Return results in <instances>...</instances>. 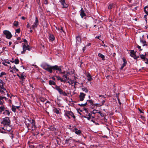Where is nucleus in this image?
<instances>
[{"mask_svg": "<svg viewBox=\"0 0 148 148\" xmlns=\"http://www.w3.org/2000/svg\"><path fill=\"white\" fill-rule=\"evenodd\" d=\"M12 69H13V70H15L16 69L15 65H14L13 67H12Z\"/></svg>", "mask_w": 148, "mask_h": 148, "instance_id": "obj_52", "label": "nucleus"}, {"mask_svg": "<svg viewBox=\"0 0 148 148\" xmlns=\"http://www.w3.org/2000/svg\"><path fill=\"white\" fill-rule=\"evenodd\" d=\"M98 110H94L92 111V113L93 114H95L96 113H98Z\"/></svg>", "mask_w": 148, "mask_h": 148, "instance_id": "obj_35", "label": "nucleus"}, {"mask_svg": "<svg viewBox=\"0 0 148 148\" xmlns=\"http://www.w3.org/2000/svg\"><path fill=\"white\" fill-rule=\"evenodd\" d=\"M76 44L78 45L81 42V37L79 36H77L76 37Z\"/></svg>", "mask_w": 148, "mask_h": 148, "instance_id": "obj_8", "label": "nucleus"}, {"mask_svg": "<svg viewBox=\"0 0 148 148\" xmlns=\"http://www.w3.org/2000/svg\"><path fill=\"white\" fill-rule=\"evenodd\" d=\"M81 11L80 13V15L82 18H83L84 17L86 16L85 13L84 12V11L83 10V8H82L81 9Z\"/></svg>", "mask_w": 148, "mask_h": 148, "instance_id": "obj_17", "label": "nucleus"}, {"mask_svg": "<svg viewBox=\"0 0 148 148\" xmlns=\"http://www.w3.org/2000/svg\"><path fill=\"white\" fill-rule=\"evenodd\" d=\"M10 121L8 117L4 118L3 121L1 122V123L4 125H6L8 126L10 124Z\"/></svg>", "mask_w": 148, "mask_h": 148, "instance_id": "obj_4", "label": "nucleus"}, {"mask_svg": "<svg viewBox=\"0 0 148 148\" xmlns=\"http://www.w3.org/2000/svg\"><path fill=\"white\" fill-rule=\"evenodd\" d=\"M82 90L83 91H84L85 92L87 93L88 92V90L85 88H82Z\"/></svg>", "mask_w": 148, "mask_h": 148, "instance_id": "obj_28", "label": "nucleus"}, {"mask_svg": "<svg viewBox=\"0 0 148 148\" xmlns=\"http://www.w3.org/2000/svg\"><path fill=\"white\" fill-rule=\"evenodd\" d=\"M4 111H5L3 112V114L9 116L10 114V112L9 111L5 109Z\"/></svg>", "mask_w": 148, "mask_h": 148, "instance_id": "obj_18", "label": "nucleus"}, {"mask_svg": "<svg viewBox=\"0 0 148 148\" xmlns=\"http://www.w3.org/2000/svg\"><path fill=\"white\" fill-rule=\"evenodd\" d=\"M117 99H118V101L119 102V104L121 105V102H120V99H119V98L118 97V98H117Z\"/></svg>", "mask_w": 148, "mask_h": 148, "instance_id": "obj_50", "label": "nucleus"}, {"mask_svg": "<svg viewBox=\"0 0 148 148\" xmlns=\"http://www.w3.org/2000/svg\"><path fill=\"white\" fill-rule=\"evenodd\" d=\"M38 24V20L37 17H36L35 21L34 22V24L32 25L33 28H35L37 27Z\"/></svg>", "mask_w": 148, "mask_h": 148, "instance_id": "obj_11", "label": "nucleus"}, {"mask_svg": "<svg viewBox=\"0 0 148 148\" xmlns=\"http://www.w3.org/2000/svg\"><path fill=\"white\" fill-rule=\"evenodd\" d=\"M141 41L143 44V46H144L145 45H147L146 44V41L144 40H141Z\"/></svg>", "mask_w": 148, "mask_h": 148, "instance_id": "obj_33", "label": "nucleus"}, {"mask_svg": "<svg viewBox=\"0 0 148 148\" xmlns=\"http://www.w3.org/2000/svg\"><path fill=\"white\" fill-rule=\"evenodd\" d=\"M113 4H110L108 6V9H111L112 8V7H113Z\"/></svg>", "mask_w": 148, "mask_h": 148, "instance_id": "obj_31", "label": "nucleus"}, {"mask_svg": "<svg viewBox=\"0 0 148 148\" xmlns=\"http://www.w3.org/2000/svg\"><path fill=\"white\" fill-rule=\"evenodd\" d=\"M4 84V83L3 82V81L2 80H1L0 82V88L1 89H2L3 90H6V89L3 87Z\"/></svg>", "mask_w": 148, "mask_h": 148, "instance_id": "obj_13", "label": "nucleus"}, {"mask_svg": "<svg viewBox=\"0 0 148 148\" xmlns=\"http://www.w3.org/2000/svg\"><path fill=\"white\" fill-rule=\"evenodd\" d=\"M6 73L4 72H2L1 73V74H0V77H2V76L3 75H6Z\"/></svg>", "mask_w": 148, "mask_h": 148, "instance_id": "obj_37", "label": "nucleus"}, {"mask_svg": "<svg viewBox=\"0 0 148 148\" xmlns=\"http://www.w3.org/2000/svg\"><path fill=\"white\" fill-rule=\"evenodd\" d=\"M13 134H10V137H11L12 139L13 138Z\"/></svg>", "mask_w": 148, "mask_h": 148, "instance_id": "obj_46", "label": "nucleus"}, {"mask_svg": "<svg viewBox=\"0 0 148 148\" xmlns=\"http://www.w3.org/2000/svg\"><path fill=\"white\" fill-rule=\"evenodd\" d=\"M18 21H15L13 23V25L15 27H17L18 25Z\"/></svg>", "mask_w": 148, "mask_h": 148, "instance_id": "obj_27", "label": "nucleus"}, {"mask_svg": "<svg viewBox=\"0 0 148 148\" xmlns=\"http://www.w3.org/2000/svg\"><path fill=\"white\" fill-rule=\"evenodd\" d=\"M90 117H91V116H90V114H89L88 115V116H87V117H85V118H86L88 120H90Z\"/></svg>", "mask_w": 148, "mask_h": 148, "instance_id": "obj_32", "label": "nucleus"}, {"mask_svg": "<svg viewBox=\"0 0 148 148\" xmlns=\"http://www.w3.org/2000/svg\"><path fill=\"white\" fill-rule=\"evenodd\" d=\"M12 63H14L16 64H18L19 63V61L18 59H16L14 60L13 61H11Z\"/></svg>", "mask_w": 148, "mask_h": 148, "instance_id": "obj_26", "label": "nucleus"}, {"mask_svg": "<svg viewBox=\"0 0 148 148\" xmlns=\"http://www.w3.org/2000/svg\"><path fill=\"white\" fill-rule=\"evenodd\" d=\"M86 49V47H84L83 48L82 50L83 51H84Z\"/></svg>", "mask_w": 148, "mask_h": 148, "instance_id": "obj_55", "label": "nucleus"}, {"mask_svg": "<svg viewBox=\"0 0 148 148\" xmlns=\"http://www.w3.org/2000/svg\"><path fill=\"white\" fill-rule=\"evenodd\" d=\"M60 3L63 8H66L68 6V4L66 3L65 0L62 1Z\"/></svg>", "mask_w": 148, "mask_h": 148, "instance_id": "obj_10", "label": "nucleus"}, {"mask_svg": "<svg viewBox=\"0 0 148 148\" xmlns=\"http://www.w3.org/2000/svg\"><path fill=\"white\" fill-rule=\"evenodd\" d=\"M122 59L123 60V63L121 67V68H120L121 69H123V68L126 66L127 64V61L124 58H123Z\"/></svg>", "mask_w": 148, "mask_h": 148, "instance_id": "obj_12", "label": "nucleus"}, {"mask_svg": "<svg viewBox=\"0 0 148 148\" xmlns=\"http://www.w3.org/2000/svg\"><path fill=\"white\" fill-rule=\"evenodd\" d=\"M4 61L5 62V63H7L8 64H10V62H9L7 61L6 60H5Z\"/></svg>", "mask_w": 148, "mask_h": 148, "instance_id": "obj_48", "label": "nucleus"}, {"mask_svg": "<svg viewBox=\"0 0 148 148\" xmlns=\"http://www.w3.org/2000/svg\"><path fill=\"white\" fill-rule=\"evenodd\" d=\"M130 55L131 56L133 57H134L135 56V55H135V52L134 50H131L130 52Z\"/></svg>", "mask_w": 148, "mask_h": 148, "instance_id": "obj_23", "label": "nucleus"}, {"mask_svg": "<svg viewBox=\"0 0 148 148\" xmlns=\"http://www.w3.org/2000/svg\"><path fill=\"white\" fill-rule=\"evenodd\" d=\"M3 34L5 35L6 38L10 39L12 37V35L10 32L8 30H4L3 31Z\"/></svg>", "mask_w": 148, "mask_h": 148, "instance_id": "obj_6", "label": "nucleus"}, {"mask_svg": "<svg viewBox=\"0 0 148 148\" xmlns=\"http://www.w3.org/2000/svg\"><path fill=\"white\" fill-rule=\"evenodd\" d=\"M56 77H55V76H53L51 77V79H53L54 81L56 80Z\"/></svg>", "mask_w": 148, "mask_h": 148, "instance_id": "obj_44", "label": "nucleus"}, {"mask_svg": "<svg viewBox=\"0 0 148 148\" xmlns=\"http://www.w3.org/2000/svg\"><path fill=\"white\" fill-rule=\"evenodd\" d=\"M56 78L58 80H60L61 77L59 76H55Z\"/></svg>", "mask_w": 148, "mask_h": 148, "instance_id": "obj_41", "label": "nucleus"}, {"mask_svg": "<svg viewBox=\"0 0 148 148\" xmlns=\"http://www.w3.org/2000/svg\"><path fill=\"white\" fill-rule=\"evenodd\" d=\"M98 56L101 58L103 60H105V56L101 53H99L98 54Z\"/></svg>", "mask_w": 148, "mask_h": 148, "instance_id": "obj_20", "label": "nucleus"}, {"mask_svg": "<svg viewBox=\"0 0 148 148\" xmlns=\"http://www.w3.org/2000/svg\"><path fill=\"white\" fill-rule=\"evenodd\" d=\"M41 67L45 70L49 72L50 73H52V70H56V73L58 74H65V71H64L63 72L62 71L61 66H58L57 65L51 66L47 64H44L41 66Z\"/></svg>", "mask_w": 148, "mask_h": 148, "instance_id": "obj_1", "label": "nucleus"}, {"mask_svg": "<svg viewBox=\"0 0 148 148\" xmlns=\"http://www.w3.org/2000/svg\"><path fill=\"white\" fill-rule=\"evenodd\" d=\"M140 58L144 60V61H145L146 59H147V58H146V55H143V54H140Z\"/></svg>", "mask_w": 148, "mask_h": 148, "instance_id": "obj_24", "label": "nucleus"}, {"mask_svg": "<svg viewBox=\"0 0 148 148\" xmlns=\"http://www.w3.org/2000/svg\"><path fill=\"white\" fill-rule=\"evenodd\" d=\"M24 76H25V73H24V72H23L21 74V75H20V78L22 80V81H21L20 82L22 83L24 81V79H25Z\"/></svg>", "mask_w": 148, "mask_h": 148, "instance_id": "obj_16", "label": "nucleus"}, {"mask_svg": "<svg viewBox=\"0 0 148 148\" xmlns=\"http://www.w3.org/2000/svg\"><path fill=\"white\" fill-rule=\"evenodd\" d=\"M11 129V127H10L8 126V127H7L6 128H5V129H4V130H6L7 131H9Z\"/></svg>", "mask_w": 148, "mask_h": 148, "instance_id": "obj_36", "label": "nucleus"}, {"mask_svg": "<svg viewBox=\"0 0 148 148\" xmlns=\"http://www.w3.org/2000/svg\"><path fill=\"white\" fill-rule=\"evenodd\" d=\"M88 103H90V105H93V102L92 100H88Z\"/></svg>", "mask_w": 148, "mask_h": 148, "instance_id": "obj_29", "label": "nucleus"}, {"mask_svg": "<svg viewBox=\"0 0 148 148\" xmlns=\"http://www.w3.org/2000/svg\"><path fill=\"white\" fill-rule=\"evenodd\" d=\"M5 108L4 106H2L0 107V113H1L3 111H4Z\"/></svg>", "mask_w": 148, "mask_h": 148, "instance_id": "obj_22", "label": "nucleus"}, {"mask_svg": "<svg viewBox=\"0 0 148 148\" xmlns=\"http://www.w3.org/2000/svg\"><path fill=\"white\" fill-rule=\"evenodd\" d=\"M78 105L79 106H83V107L85 106L84 104H82V103L81 104H79Z\"/></svg>", "mask_w": 148, "mask_h": 148, "instance_id": "obj_45", "label": "nucleus"}, {"mask_svg": "<svg viewBox=\"0 0 148 148\" xmlns=\"http://www.w3.org/2000/svg\"><path fill=\"white\" fill-rule=\"evenodd\" d=\"M49 84L51 86L53 85L56 86V82L54 81H53L51 80L49 81Z\"/></svg>", "mask_w": 148, "mask_h": 148, "instance_id": "obj_19", "label": "nucleus"}, {"mask_svg": "<svg viewBox=\"0 0 148 148\" xmlns=\"http://www.w3.org/2000/svg\"><path fill=\"white\" fill-rule=\"evenodd\" d=\"M23 51H21V53L23 54L26 51V50L29 51L31 50L30 47L27 44H24L23 46Z\"/></svg>", "mask_w": 148, "mask_h": 148, "instance_id": "obj_7", "label": "nucleus"}, {"mask_svg": "<svg viewBox=\"0 0 148 148\" xmlns=\"http://www.w3.org/2000/svg\"><path fill=\"white\" fill-rule=\"evenodd\" d=\"M100 36H96V37H95V38H97V39H99V37H100Z\"/></svg>", "mask_w": 148, "mask_h": 148, "instance_id": "obj_59", "label": "nucleus"}, {"mask_svg": "<svg viewBox=\"0 0 148 148\" xmlns=\"http://www.w3.org/2000/svg\"><path fill=\"white\" fill-rule=\"evenodd\" d=\"M21 18L23 20H25V18L24 16H22V17H21Z\"/></svg>", "mask_w": 148, "mask_h": 148, "instance_id": "obj_56", "label": "nucleus"}, {"mask_svg": "<svg viewBox=\"0 0 148 148\" xmlns=\"http://www.w3.org/2000/svg\"><path fill=\"white\" fill-rule=\"evenodd\" d=\"M59 110H60V109H58L56 108H55L53 109V111L54 112L56 113L57 114H59Z\"/></svg>", "mask_w": 148, "mask_h": 148, "instance_id": "obj_25", "label": "nucleus"}, {"mask_svg": "<svg viewBox=\"0 0 148 148\" xmlns=\"http://www.w3.org/2000/svg\"><path fill=\"white\" fill-rule=\"evenodd\" d=\"M64 115L65 116L67 117L69 119H71V117L70 116H72L74 119L75 118V116L74 115L73 112L69 111H66Z\"/></svg>", "mask_w": 148, "mask_h": 148, "instance_id": "obj_5", "label": "nucleus"}, {"mask_svg": "<svg viewBox=\"0 0 148 148\" xmlns=\"http://www.w3.org/2000/svg\"><path fill=\"white\" fill-rule=\"evenodd\" d=\"M67 80V79H63V82L64 83L66 82Z\"/></svg>", "mask_w": 148, "mask_h": 148, "instance_id": "obj_60", "label": "nucleus"}, {"mask_svg": "<svg viewBox=\"0 0 148 148\" xmlns=\"http://www.w3.org/2000/svg\"><path fill=\"white\" fill-rule=\"evenodd\" d=\"M139 58V56H136V55H135V56L134 57V59H137L138 58Z\"/></svg>", "mask_w": 148, "mask_h": 148, "instance_id": "obj_43", "label": "nucleus"}, {"mask_svg": "<svg viewBox=\"0 0 148 148\" xmlns=\"http://www.w3.org/2000/svg\"><path fill=\"white\" fill-rule=\"evenodd\" d=\"M138 110L140 112L142 113H143V112L142 111V110H140V108L138 109Z\"/></svg>", "mask_w": 148, "mask_h": 148, "instance_id": "obj_54", "label": "nucleus"}, {"mask_svg": "<svg viewBox=\"0 0 148 148\" xmlns=\"http://www.w3.org/2000/svg\"><path fill=\"white\" fill-rule=\"evenodd\" d=\"M4 98H6V97H1L0 96V99H1L3 100V99Z\"/></svg>", "mask_w": 148, "mask_h": 148, "instance_id": "obj_47", "label": "nucleus"}, {"mask_svg": "<svg viewBox=\"0 0 148 148\" xmlns=\"http://www.w3.org/2000/svg\"><path fill=\"white\" fill-rule=\"evenodd\" d=\"M23 41L25 43H26L27 44V40L25 39H24Z\"/></svg>", "mask_w": 148, "mask_h": 148, "instance_id": "obj_51", "label": "nucleus"}, {"mask_svg": "<svg viewBox=\"0 0 148 148\" xmlns=\"http://www.w3.org/2000/svg\"><path fill=\"white\" fill-rule=\"evenodd\" d=\"M40 101L42 102H44L45 101V99L43 98H41L40 99Z\"/></svg>", "mask_w": 148, "mask_h": 148, "instance_id": "obj_42", "label": "nucleus"}, {"mask_svg": "<svg viewBox=\"0 0 148 148\" xmlns=\"http://www.w3.org/2000/svg\"><path fill=\"white\" fill-rule=\"evenodd\" d=\"M88 103V102H87V101L85 103H84L85 106H86V105H87Z\"/></svg>", "mask_w": 148, "mask_h": 148, "instance_id": "obj_63", "label": "nucleus"}, {"mask_svg": "<svg viewBox=\"0 0 148 148\" xmlns=\"http://www.w3.org/2000/svg\"><path fill=\"white\" fill-rule=\"evenodd\" d=\"M60 80L61 82H63V79L61 78Z\"/></svg>", "mask_w": 148, "mask_h": 148, "instance_id": "obj_62", "label": "nucleus"}, {"mask_svg": "<svg viewBox=\"0 0 148 148\" xmlns=\"http://www.w3.org/2000/svg\"><path fill=\"white\" fill-rule=\"evenodd\" d=\"M74 83V80H71V84H72Z\"/></svg>", "mask_w": 148, "mask_h": 148, "instance_id": "obj_58", "label": "nucleus"}, {"mask_svg": "<svg viewBox=\"0 0 148 148\" xmlns=\"http://www.w3.org/2000/svg\"><path fill=\"white\" fill-rule=\"evenodd\" d=\"M57 30H58L59 31H60V32H62V31H63L64 32V30H63V28H56Z\"/></svg>", "mask_w": 148, "mask_h": 148, "instance_id": "obj_40", "label": "nucleus"}, {"mask_svg": "<svg viewBox=\"0 0 148 148\" xmlns=\"http://www.w3.org/2000/svg\"><path fill=\"white\" fill-rule=\"evenodd\" d=\"M49 40L51 41H53L55 39V38L53 34H49Z\"/></svg>", "mask_w": 148, "mask_h": 148, "instance_id": "obj_15", "label": "nucleus"}, {"mask_svg": "<svg viewBox=\"0 0 148 148\" xmlns=\"http://www.w3.org/2000/svg\"><path fill=\"white\" fill-rule=\"evenodd\" d=\"M16 32L19 33L20 32V28H18L16 29Z\"/></svg>", "mask_w": 148, "mask_h": 148, "instance_id": "obj_39", "label": "nucleus"}, {"mask_svg": "<svg viewBox=\"0 0 148 148\" xmlns=\"http://www.w3.org/2000/svg\"><path fill=\"white\" fill-rule=\"evenodd\" d=\"M21 39V38L20 37H18L17 38V40H20Z\"/></svg>", "mask_w": 148, "mask_h": 148, "instance_id": "obj_64", "label": "nucleus"}, {"mask_svg": "<svg viewBox=\"0 0 148 148\" xmlns=\"http://www.w3.org/2000/svg\"><path fill=\"white\" fill-rule=\"evenodd\" d=\"M63 77H64L65 78V79H69V78L67 77V74H65V75H63Z\"/></svg>", "mask_w": 148, "mask_h": 148, "instance_id": "obj_38", "label": "nucleus"}, {"mask_svg": "<svg viewBox=\"0 0 148 148\" xmlns=\"http://www.w3.org/2000/svg\"><path fill=\"white\" fill-rule=\"evenodd\" d=\"M27 120L29 122V123H27V121H26L25 122V124L27 128H28L30 125V127L32 128V130H35L36 128V126L35 125V121L31 118L28 119Z\"/></svg>", "mask_w": 148, "mask_h": 148, "instance_id": "obj_2", "label": "nucleus"}, {"mask_svg": "<svg viewBox=\"0 0 148 148\" xmlns=\"http://www.w3.org/2000/svg\"><path fill=\"white\" fill-rule=\"evenodd\" d=\"M16 108L15 106H12V110L13 112H15Z\"/></svg>", "mask_w": 148, "mask_h": 148, "instance_id": "obj_30", "label": "nucleus"}, {"mask_svg": "<svg viewBox=\"0 0 148 148\" xmlns=\"http://www.w3.org/2000/svg\"><path fill=\"white\" fill-rule=\"evenodd\" d=\"M73 131L77 134L80 135L81 134V132L80 130H78L76 128H75L74 129Z\"/></svg>", "mask_w": 148, "mask_h": 148, "instance_id": "obj_14", "label": "nucleus"}, {"mask_svg": "<svg viewBox=\"0 0 148 148\" xmlns=\"http://www.w3.org/2000/svg\"><path fill=\"white\" fill-rule=\"evenodd\" d=\"M137 47H138V49H140V51H141L142 50V49H140V48H141V47H140V46H139V45H138V46H137Z\"/></svg>", "mask_w": 148, "mask_h": 148, "instance_id": "obj_49", "label": "nucleus"}, {"mask_svg": "<svg viewBox=\"0 0 148 148\" xmlns=\"http://www.w3.org/2000/svg\"><path fill=\"white\" fill-rule=\"evenodd\" d=\"M87 77H88V80L89 81H90L92 79L89 73L87 75Z\"/></svg>", "mask_w": 148, "mask_h": 148, "instance_id": "obj_21", "label": "nucleus"}, {"mask_svg": "<svg viewBox=\"0 0 148 148\" xmlns=\"http://www.w3.org/2000/svg\"><path fill=\"white\" fill-rule=\"evenodd\" d=\"M44 3L46 4H47V0H45L44 2Z\"/></svg>", "mask_w": 148, "mask_h": 148, "instance_id": "obj_57", "label": "nucleus"}, {"mask_svg": "<svg viewBox=\"0 0 148 148\" xmlns=\"http://www.w3.org/2000/svg\"><path fill=\"white\" fill-rule=\"evenodd\" d=\"M105 103V101L104 100H103L102 101V105H103Z\"/></svg>", "mask_w": 148, "mask_h": 148, "instance_id": "obj_53", "label": "nucleus"}, {"mask_svg": "<svg viewBox=\"0 0 148 148\" xmlns=\"http://www.w3.org/2000/svg\"><path fill=\"white\" fill-rule=\"evenodd\" d=\"M5 62H3L2 63V64L3 65H4L5 66H7V64H5Z\"/></svg>", "mask_w": 148, "mask_h": 148, "instance_id": "obj_61", "label": "nucleus"}, {"mask_svg": "<svg viewBox=\"0 0 148 148\" xmlns=\"http://www.w3.org/2000/svg\"><path fill=\"white\" fill-rule=\"evenodd\" d=\"M147 11H148V6H146L144 8V11L145 12H146Z\"/></svg>", "mask_w": 148, "mask_h": 148, "instance_id": "obj_34", "label": "nucleus"}, {"mask_svg": "<svg viewBox=\"0 0 148 148\" xmlns=\"http://www.w3.org/2000/svg\"><path fill=\"white\" fill-rule=\"evenodd\" d=\"M86 94L82 92H81L79 96V100L80 101H82L84 100Z\"/></svg>", "mask_w": 148, "mask_h": 148, "instance_id": "obj_9", "label": "nucleus"}, {"mask_svg": "<svg viewBox=\"0 0 148 148\" xmlns=\"http://www.w3.org/2000/svg\"><path fill=\"white\" fill-rule=\"evenodd\" d=\"M54 88L56 90L59 92L60 95H62L64 96H67V94L65 92L63 91V90L60 88V86L57 85H56L55 87Z\"/></svg>", "mask_w": 148, "mask_h": 148, "instance_id": "obj_3", "label": "nucleus"}]
</instances>
